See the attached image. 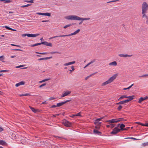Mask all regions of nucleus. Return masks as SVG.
Masks as SVG:
<instances>
[{"mask_svg": "<svg viewBox=\"0 0 148 148\" xmlns=\"http://www.w3.org/2000/svg\"><path fill=\"white\" fill-rule=\"evenodd\" d=\"M80 31V29H78L74 33L71 34H70L68 35H60L59 36H55L53 37H52L51 38H50V39L53 38H56V37H65V36H72L73 35H75L79 33Z\"/></svg>", "mask_w": 148, "mask_h": 148, "instance_id": "nucleus-1", "label": "nucleus"}, {"mask_svg": "<svg viewBox=\"0 0 148 148\" xmlns=\"http://www.w3.org/2000/svg\"><path fill=\"white\" fill-rule=\"evenodd\" d=\"M148 10V4L146 2H143L142 5V12H146Z\"/></svg>", "mask_w": 148, "mask_h": 148, "instance_id": "nucleus-2", "label": "nucleus"}, {"mask_svg": "<svg viewBox=\"0 0 148 148\" xmlns=\"http://www.w3.org/2000/svg\"><path fill=\"white\" fill-rule=\"evenodd\" d=\"M65 18L69 20H77V16L75 15H69L66 16Z\"/></svg>", "mask_w": 148, "mask_h": 148, "instance_id": "nucleus-3", "label": "nucleus"}, {"mask_svg": "<svg viewBox=\"0 0 148 148\" xmlns=\"http://www.w3.org/2000/svg\"><path fill=\"white\" fill-rule=\"evenodd\" d=\"M39 35V34H23L22 35L23 37H25L27 36L28 37H34L37 36Z\"/></svg>", "mask_w": 148, "mask_h": 148, "instance_id": "nucleus-4", "label": "nucleus"}, {"mask_svg": "<svg viewBox=\"0 0 148 148\" xmlns=\"http://www.w3.org/2000/svg\"><path fill=\"white\" fill-rule=\"evenodd\" d=\"M118 74H116L114 75L112 77H111L108 80V81L109 83L112 82L116 78Z\"/></svg>", "mask_w": 148, "mask_h": 148, "instance_id": "nucleus-5", "label": "nucleus"}, {"mask_svg": "<svg viewBox=\"0 0 148 148\" xmlns=\"http://www.w3.org/2000/svg\"><path fill=\"white\" fill-rule=\"evenodd\" d=\"M120 130L118 129L117 127H115L113 130V131L111 132L112 134H115L120 132Z\"/></svg>", "mask_w": 148, "mask_h": 148, "instance_id": "nucleus-6", "label": "nucleus"}, {"mask_svg": "<svg viewBox=\"0 0 148 148\" xmlns=\"http://www.w3.org/2000/svg\"><path fill=\"white\" fill-rule=\"evenodd\" d=\"M103 119V117L101 118L97 119L95 121L94 123L99 126H100L101 124V122H99V121Z\"/></svg>", "mask_w": 148, "mask_h": 148, "instance_id": "nucleus-7", "label": "nucleus"}, {"mask_svg": "<svg viewBox=\"0 0 148 148\" xmlns=\"http://www.w3.org/2000/svg\"><path fill=\"white\" fill-rule=\"evenodd\" d=\"M71 101V100H67L66 101L63 102L58 103L57 104L56 106L57 107H60V106H62L63 105L66 103Z\"/></svg>", "mask_w": 148, "mask_h": 148, "instance_id": "nucleus-8", "label": "nucleus"}, {"mask_svg": "<svg viewBox=\"0 0 148 148\" xmlns=\"http://www.w3.org/2000/svg\"><path fill=\"white\" fill-rule=\"evenodd\" d=\"M36 14H37L41 15H45L48 16H51V14L49 13H42L40 12H37Z\"/></svg>", "mask_w": 148, "mask_h": 148, "instance_id": "nucleus-9", "label": "nucleus"}, {"mask_svg": "<svg viewBox=\"0 0 148 148\" xmlns=\"http://www.w3.org/2000/svg\"><path fill=\"white\" fill-rule=\"evenodd\" d=\"M63 124L66 127H70L71 125V123L67 121H64Z\"/></svg>", "mask_w": 148, "mask_h": 148, "instance_id": "nucleus-10", "label": "nucleus"}, {"mask_svg": "<svg viewBox=\"0 0 148 148\" xmlns=\"http://www.w3.org/2000/svg\"><path fill=\"white\" fill-rule=\"evenodd\" d=\"M148 98V97L147 96H146L144 98L141 97L138 99V103H141L142 101H143L147 99Z\"/></svg>", "mask_w": 148, "mask_h": 148, "instance_id": "nucleus-11", "label": "nucleus"}, {"mask_svg": "<svg viewBox=\"0 0 148 148\" xmlns=\"http://www.w3.org/2000/svg\"><path fill=\"white\" fill-rule=\"evenodd\" d=\"M134 95L127 96V98H128V99L126 100V101L127 103L133 99H134Z\"/></svg>", "mask_w": 148, "mask_h": 148, "instance_id": "nucleus-12", "label": "nucleus"}, {"mask_svg": "<svg viewBox=\"0 0 148 148\" xmlns=\"http://www.w3.org/2000/svg\"><path fill=\"white\" fill-rule=\"evenodd\" d=\"M42 44H43L47 46H49L50 47H52V44L51 43L48 42H47L45 41L41 42Z\"/></svg>", "mask_w": 148, "mask_h": 148, "instance_id": "nucleus-13", "label": "nucleus"}, {"mask_svg": "<svg viewBox=\"0 0 148 148\" xmlns=\"http://www.w3.org/2000/svg\"><path fill=\"white\" fill-rule=\"evenodd\" d=\"M71 93L70 91H66L64 92L61 95V97H63L66 96H67Z\"/></svg>", "mask_w": 148, "mask_h": 148, "instance_id": "nucleus-14", "label": "nucleus"}, {"mask_svg": "<svg viewBox=\"0 0 148 148\" xmlns=\"http://www.w3.org/2000/svg\"><path fill=\"white\" fill-rule=\"evenodd\" d=\"M119 56L120 57L123 58H126L127 57H130L132 56V55H129L127 54H119Z\"/></svg>", "mask_w": 148, "mask_h": 148, "instance_id": "nucleus-15", "label": "nucleus"}, {"mask_svg": "<svg viewBox=\"0 0 148 148\" xmlns=\"http://www.w3.org/2000/svg\"><path fill=\"white\" fill-rule=\"evenodd\" d=\"M147 12H142V14L143 15L142 16V18H145L146 20L148 18V16L146 15L145 14Z\"/></svg>", "mask_w": 148, "mask_h": 148, "instance_id": "nucleus-16", "label": "nucleus"}, {"mask_svg": "<svg viewBox=\"0 0 148 148\" xmlns=\"http://www.w3.org/2000/svg\"><path fill=\"white\" fill-rule=\"evenodd\" d=\"M107 122H108L109 123H117V120L116 119H112V120H110L106 121Z\"/></svg>", "mask_w": 148, "mask_h": 148, "instance_id": "nucleus-17", "label": "nucleus"}, {"mask_svg": "<svg viewBox=\"0 0 148 148\" xmlns=\"http://www.w3.org/2000/svg\"><path fill=\"white\" fill-rule=\"evenodd\" d=\"M25 84V82L23 81L19 83L16 84L15 85V86L16 87H18V86L21 85H23Z\"/></svg>", "mask_w": 148, "mask_h": 148, "instance_id": "nucleus-18", "label": "nucleus"}, {"mask_svg": "<svg viewBox=\"0 0 148 148\" xmlns=\"http://www.w3.org/2000/svg\"><path fill=\"white\" fill-rule=\"evenodd\" d=\"M117 65V62L116 61H113L110 63L109 65L110 66H116Z\"/></svg>", "mask_w": 148, "mask_h": 148, "instance_id": "nucleus-19", "label": "nucleus"}, {"mask_svg": "<svg viewBox=\"0 0 148 148\" xmlns=\"http://www.w3.org/2000/svg\"><path fill=\"white\" fill-rule=\"evenodd\" d=\"M75 61H73L71 62H69L68 63H66L64 64V66H68L69 65H70L72 64H73L74 63H75Z\"/></svg>", "mask_w": 148, "mask_h": 148, "instance_id": "nucleus-20", "label": "nucleus"}, {"mask_svg": "<svg viewBox=\"0 0 148 148\" xmlns=\"http://www.w3.org/2000/svg\"><path fill=\"white\" fill-rule=\"evenodd\" d=\"M127 103V102L125 100H124V101H121L118 103H116V104L117 105L122 104H123L125 103Z\"/></svg>", "mask_w": 148, "mask_h": 148, "instance_id": "nucleus-21", "label": "nucleus"}, {"mask_svg": "<svg viewBox=\"0 0 148 148\" xmlns=\"http://www.w3.org/2000/svg\"><path fill=\"white\" fill-rule=\"evenodd\" d=\"M30 109L32 110L34 112L36 113L38 112V110L35 109V108H32L31 106L29 107Z\"/></svg>", "mask_w": 148, "mask_h": 148, "instance_id": "nucleus-22", "label": "nucleus"}, {"mask_svg": "<svg viewBox=\"0 0 148 148\" xmlns=\"http://www.w3.org/2000/svg\"><path fill=\"white\" fill-rule=\"evenodd\" d=\"M7 144L3 140H0V145H6Z\"/></svg>", "mask_w": 148, "mask_h": 148, "instance_id": "nucleus-23", "label": "nucleus"}, {"mask_svg": "<svg viewBox=\"0 0 148 148\" xmlns=\"http://www.w3.org/2000/svg\"><path fill=\"white\" fill-rule=\"evenodd\" d=\"M127 98V96L126 95H123L121 96L118 99V100H121V99L125 98Z\"/></svg>", "mask_w": 148, "mask_h": 148, "instance_id": "nucleus-24", "label": "nucleus"}, {"mask_svg": "<svg viewBox=\"0 0 148 148\" xmlns=\"http://www.w3.org/2000/svg\"><path fill=\"white\" fill-rule=\"evenodd\" d=\"M125 127V125L123 124H122L120 126V128H121L120 130H124V128H123L124 127Z\"/></svg>", "mask_w": 148, "mask_h": 148, "instance_id": "nucleus-25", "label": "nucleus"}, {"mask_svg": "<svg viewBox=\"0 0 148 148\" xmlns=\"http://www.w3.org/2000/svg\"><path fill=\"white\" fill-rule=\"evenodd\" d=\"M110 84L109 83V82H108V80L107 81H106L103 83L102 84H101V86H105V85H106V84Z\"/></svg>", "mask_w": 148, "mask_h": 148, "instance_id": "nucleus-26", "label": "nucleus"}, {"mask_svg": "<svg viewBox=\"0 0 148 148\" xmlns=\"http://www.w3.org/2000/svg\"><path fill=\"white\" fill-rule=\"evenodd\" d=\"M126 121V120L124 119L123 118H119L117 119V122H119L120 121Z\"/></svg>", "mask_w": 148, "mask_h": 148, "instance_id": "nucleus-27", "label": "nucleus"}, {"mask_svg": "<svg viewBox=\"0 0 148 148\" xmlns=\"http://www.w3.org/2000/svg\"><path fill=\"white\" fill-rule=\"evenodd\" d=\"M96 73H92V74H91L90 75L88 76L87 77L85 78V80H87L88 79V78L89 77H90L91 76H92L94 74H96Z\"/></svg>", "mask_w": 148, "mask_h": 148, "instance_id": "nucleus-28", "label": "nucleus"}, {"mask_svg": "<svg viewBox=\"0 0 148 148\" xmlns=\"http://www.w3.org/2000/svg\"><path fill=\"white\" fill-rule=\"evenodd\" d=\"M50 79V78H48V79H44L42 80V81H40L39 82V83H42V82H46V81H47L48 80H49Z\"/></svg>", "mask_w": 148, "mask_h": 148, "instance_id": "nucleus-29", "label": "nucleus"}, {"mask_svg": "<svg viewBox=\"0 0 148 148\" xmlns=\"http://www.w3.org/2000/svg\"><path fill=\"white\" fill-rule=\"evenodd\" d=\"M93 132L95 134H101V132L98 131L96 130H94Z\"/></svg>", "mask_w": 148, "mask_h": 148, "instance_id": "nucleus-30", "label": "nucleus"}, {"mask_svg": "<svg viewBox=\"0 0 148 148\" xmlns=\"http://www.w3.org/2000/svg\"><path fill=\"white\" fill-rule=\"evenodd\" d=\"M77 20L78 21H84L85 20V18H81L77 16Z\"/></svg>", "mask_w": 148, "mask_h": 148, "instance_id": "nucleus-31", "label": "nucleus"}, {"mask_svg": "<svg viewBox=\"0 0 148 148\" xmlns=\"http://www.w3.org/2000/svg\"><path fill=\"white\" fill-rule=\"evenodd\" d=\"M73 24H69L66 25L64 27V28H65V29L67 27H70V26L73 25Z\"/></svg>", "mask_w": 148, "mask_h": 148, "instance_id": "nucleus-32", "label": "nucleus"}, {"mask_svg": "<svg viewBox=\"0 0 148 148\" xmlns=\"http://www.w3.org/2000/svg\"><path fill=\"white\" fill-rule=\"evenodd\" d=\"M34 0H31L30 1H28V0H25L24 1L25 2H27L28 3H34Z\"/></svg>", "mask_w": 148, "mask_h": 148, "instance_id": "nucleus-33", "label": "nucleus"}, {"mask_svg": "<svg viewBox=\"0 0 148 148\" xmlns=\"http://www.w3.org/2000/svg\"><path fill=\"white\" fill-rule=\"evenodd\" d=\"M49 53H50L51 54H53L54 53H58L60 54V53L58 52V51H55V52H51Z\"/></svg>", "mask_w": 148, "mask_h": 148, "instance_id": "nucleus-34", "label": "nucleus"}, {"mask_svg": "<svg viewBox=\"0 0 148 148\" xmlns=\"http://www.w3.org/2000/svg\"><path fill=\"white\" fill-rule=\"evenodd\" d=\"M41 44H42L41 43H41H36V44H34L33 45H31V47H34V46H36L38 45H40Z\"/></svg>", "mask_w": 148, "mask_h": 148, "instance_id": "nucleus-35", "label": "nucleus"}, {"mask_svg": "<svg viewBox=\"0 0 148 148\" xmlns=\"http://www.w3.org/2000/svg\"><path fill=\"white\" fill-rule=\"evenodd\" d=\"M36 53H38L40 54H42V55H45L46 54L48 53H47L45 52V53H39L38 52H36Z\"/></svg>", "mask_w": 148, "mask_h": 148, "instance_id": "nucleus-36", "label": "nucleus"}, {"mask_svg": "<svg viewBox=\"0 0 148 148\" xmlns=\"http://www.w3.org/2000/svg\"><path fill=\"white\" fill-rule=\"evenodd\" d=\"M142 146L144 147L147 145H148V142L147 143H143V144H142Z\"/></svg>", "mask_w": 148, "mask_h": 148, "instance_id": "nucleus-37", "label": "nucleus"}, {"mask_svg": "<svg viewBox=\"0 0 148 148\" xmlns=\"http://www.w3.org/2000/svg\"><path fill=\"white\" fill-rule=\"evenodd\" d=\"M127 138H130L133 139L134 140H140L139 139H137L135 138H133V137H130V138H125V139H127Z\"/></svg>", "mask_w": 148, "mask_h": 148, "instance_id": "nucleus-38", "label": "nucleus"}, {"mask_svg": "<svg viewBox=\"0 0 148 148\" xmlns=\"http://www.w3.org/2000/svg\"><path fill=\"white\" fill-rule=\"evenodd\" d=\"M30 5H31V4H27L26 5L21 6V8H24V7H27L29 6H30Z\"/></svg>", "mask_w": 148, "mask_h": 148, "instance_id": "nucleus-39", "label": "nucleus"}, {"mask_svg": "<svg viewBox=\"0 0 148 148\" xmlns=\"http://www.w3.org/2000/svg\"><path fill=\"white\" fill-rule=\"evenodd\" d=\"M52 58V57L51 56L49 57H46L44 58V60H48Z\"/></svg>", "mask_w": 148, "mask_h": 148, "instance_id": "nucleus-40", "label": "nucleus"}, {"mask_svg": "<svg viewBox=\"0 0 148 148\" xmlns=\"http://www.w3.org/2000/svg\"><path fill=\"white\" fill-rule=\"evenodd\" d=\"M122 106L121 105H119L118 108V110H120L122 108Z\"/></svg>", "mask_w": 148, "mask_h": 148, "instance_id": "nucleus-41", "label": "nucleus"}, {"mask_svg": "<svg viewBox=\"0 0 148 148\" xmlns=\"http://www.w3.org/2000/svg\"><path fill=\"white\" fill-rule=\"evenodd\" d=\"M147 76H148V74H145V75H143L142 76H139V77H147Z\"/></svg>", "mask_w": 148, "mask_h": 148, "instance_id": "nucleus-42", "label": "nucleus"}, {"mask_svg": "<svg viewBox=\"0 0 148 148\" xmlns=\"http://www.w3.org/2000/svg\"><path fill=\"white\" fill-rule=\"evenodd\" d=\"M46 85V83H44L43 84H42V85H40L39 86V87L40 88H41L42 87L44 86H45Z\"/></svg>", "mask_w": 148, "mask_h": 148, "instance_id": "nucleus-43", "label": "nucleus"}, {"mask_svg": "<svg viewBox=\"0 0 148 148\" xmlns=\"http://www.w3.org/2000/svg\"><path fill=\"white\" fill-rule=\"evenodd\" d=\"M5 27L7 29H9V30H11V29H12L11 28H10L7 26H5V27Z\"/></svg>", "mask_w": 148, "mask_h": 148, "instance_id": "nucleus-44", "label": "nucleus"}, {"mask_svg": "<svg viewBox=\"0 0 148 148\" xmlns=\"http://www.w3.org/2000/svg\"><path fill=\"white\" fill-rule=\"evenodd\" d=\"M11 1L10 0H5L4 2L5 3H10Z\"/></svg>", "mask_w": 148, "mask_h": 148, "instance_id": "nucleus-45", "label": "nucleus"}, {"mask_svg": "<svg viewBox=\"0 0 148 148\" xmlns=\"http://www.w3.org/2000/svg\"><path fill=\"white\" fill-rule=\"evenodd\" d=\"M110 127H111V128H113L115 126V125L114 124H110Z\"/></svg>", "mask_w": 148, "mask_h": 148, "instance_id": "nucleus-46", "label": "nucleus"}, {"mask_svg": "<svg viewBox=\"0 0 148 148\" xmlns=\"http://www.w3.org/2000/svg\"><path fill=\"white\" fill-rule=\"evenodd\" d=\"M75 116H81V115L80 114V112H79V113L75 114Z\"/></svg>", "mask_w": 148, "mask_h": 148, "instance_id": "nucleus-47", "label": "nucleus"}, {"mask_svg": "<svg viewBox=\"0 0 148 148\" xmlns=\"http://www.w3.org/2000/svg\"><path fill=\"white\" fill-rule=\"evenodd\" d=\"M3 56H0V60L1 61H2V59H3L4 58H3Z\"/></svg>", "mask_w": 148, "mask_h": 148, "instance_id": "nucleus-48", "label": "nucleus"}, {"mask_svg": "<svg viewBox=\"0 0 148 148\" xmlns=\"http://www.w3.org/2000/svg\"><path fill=\"white\" fill-rule=\"evenodd\" d=\"M100 126H99V125H97V126H96L95 127L96 129H99L100 128V127H99Z\"/></svg>", "mask_w": 148, "mask_h": 148, "instance_id": "nucleus-49", "label": "nucleus"}, {"mask_svg": "<svg viewBox=\"0 0 148 148\" xmlns=\"http://www.w3.org/2000/svg\"><path fill=\"white\" fill-rule=\"evenodd\" d=\"M13 50H16V51H23V50L21 49H13Z\"/></svg>", "mask_w": 148, "mask_h": 148, "instance_id": "nucleus-50", "label": "nucleus"}, {"mask_svg": "<svg viewBox=\"0 0 148 148\" xmlns=\"http://www.w3.org/2000/svg\"><path fill=\"white\" fill-rule=\"evenodd\" d=\"M90 64V63H88L85 66H84V68H86V67H87L88 66H89Z\"/></svg>", "mask_w": 148, "mask_h": 148, "instance_id": "nucleus-51", "label": "nucleus"}, {"mask_svg": "<svg viewBox=\"0 0 148 148\" xmlns=\"http://www.w3.org/2000/svg\"><path fill=\"white\" fill-rule=\"evenodd\" d=\"M11 45L12 46H17V47H20V46L19 45H14V44H11Z\"/></svg>", "mask_w": 148, "mask_h": 148, "instance_id": "nucleus-52", "label": "nucleus"}, {"mask_svg": "<svg viewBox=\"0 0 148 148\" xmlns=\"http://www.w3.org/2000/svg\"><path fill=\"white\" fill-rule=\"evenodd\" d=\"M71 69H72V71H74V70L75 68H74V66H71Z\"/></svg>", "mask_w": 148, "mask_h": 148, "instance_id": "nucleus-53", "label": "nucleus"}, {"mask_svg": "<svg viewBox=\"0 0 148 148\" xmlns=\"http://www.w3.org/2000/svg\"><path fill=\"white\" fill-rule=\"evenodd\" d=\"M57 107V106H56V105H53L51 107V108H55V107Z\"/></svg>", "mask_w": 148, "mask_h": 148, "instance_id": "nucleus-54", "label": "nucleus"}, {"mask_svg": "<svg viewBox=\"0 0 148 148\" xmlns=\"http://www.w3.org/2000/svg\"><path fill=\"white\" fill-rule=\"evenodd\" d=\"M23 65H20V66H16V68H20L21 67H23Z\"/></svg>", "mask_w": 148, "mask_h": 148, "instance_id": "nucleus-55", "label": "nucleus"}, {"mask_svg": "<svg viewBox=\"0 0 148 148\" xmlns=\"http://www.w3.org/2000/svg\"><path fill=\"white\" fill-rule=\"evenodd\" d=\"M8 71V70H3L0 71V72H6V71Z\"/></svg>", "mask_w": 148, "mask_h": 148, "instance_id": "nucleus-56", "label": "nucleus"}, {"mask_svg": "<svg viewBox=\"0 0 148 148\" xmlns=\"http://www.w3.org/2000/svg\"><path fill=\"white\" fill-rule=\"evenodd\" d=\"M38 60H44V58H39V59H38Z\"/></svg>", "mask_w": 148, "mask_h": 148, "instance_id": "nucleus-57", "label": "nucleus"}, {"mask_svg": "<svg viewBox=\"0 0 148 148\" xmlns=\"http://www.w3.org/2000/svg\"><path fill=\"white\" fill-rule=\"evenodd\" d=\"M133 85H134V84H132L130 86L128 87V88L129 89L130 88H131L132 87V86Z\"/></svg>", "mask_w": 148, "mask_h": 148, "instance_id": "nucleus-58", "label": "nucleus"}, {"mask_svg": "<svg viewBox=\"0 0 148 148\" xmlns=\"http://www.w3.org/2000/svg\"><path fill=\"white\" fill-rule=\"evenodd\" d=\"M129 128H130V127H127L126 128L124 129V130H127L129 129Z\"/></svg>", "mask_w": 148, "mask_h": 148, "instance_id": "nucleus-59", "label": "nucleus"}, {"mask_svg": "<svg viewBox=\"0 0 148 148\" xmlns=\"http://www.w3.org/2000/svg\"><path fill=\"white\" fill-rule=\"evenodd\" d=\"M54 99V98L53 97H50L49 98V100H50Z\"/></svg>", "mask_w": 148, "mask_h": 148, "instance_id": "nucleus-60", "label": "nucleus"}, {"mask_svg": "<svg viewBox=\"0 0 148 148\" xmlns=\"http://www.w3.org/2000/svg\"><path fill=\"white\" fill-rule=\"evenodd\" d=\"M49 20H45V21H42V22H49Z\"/></svg>", "mask_w": 148, "mask_h": 148, "instance_id": "nucleus-61", "label": "nucleus"}, {"mask_svg": "<svg viewBox=\"0 0 148 148\" xmlns=\"http://www.w3.org/2000/svg\"><path fill=\"white\" fill-rule=\"evenodd\" d=\"M29 95L28 93H26V94H24V96H28Z\"/></svg>", "mask_w": 148, "mask_h": 148, "instance_id": "nucleus-62", "label": "nucleus"}, {"mask_svg": "<svg viewBox=\"0 0 148 148\" xmlns=\"http://www.w3.org/2000/svg\"><path fill=\"white\" fill-rule=\"evenodd\" d=\"M3 129L0 127V132L2 131H3Z\"/></svg>", "mask_w": 148, "mask_h": 148, "instance_id": "nucleus-63", "label": "nucleus"}, {"mask_svg": "<svg viewBox=\"0 0 148 148\" xmlns=\"http://www.w3.org/2000/svg\"><path fill=\"white\" fill-rule=\"evenodd\" d=\"M146 23L147 24H148V18L146 20Z\"/></svg>", "mask_w": 148, "mask_h": 148, "instance_id": "nucleus-64", "label": "nucleus"}]
</instances>
